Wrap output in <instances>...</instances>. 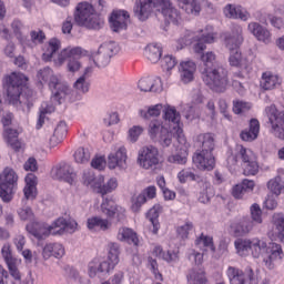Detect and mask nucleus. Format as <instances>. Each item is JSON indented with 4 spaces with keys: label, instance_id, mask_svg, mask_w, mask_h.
Segmentation results:
<instances>
[{
    "label": "nucleus",
    "instance_id": "nucleus-1",
    "mask_svg": "<svg viewBox=\"0 0 284 284\" xmlns=\"http://www.w3.org/2000/svg\"><path fill=\"white\" fill-rule=\"evenodd\" d=\"M4 83L9 103L26 114L30 113L34 105V91L28 88V77L20 72H12L4 77Z\"/></svg>",
    "mask_w": 284,
    "mask_h": 284
},
{
    "label": "nucleus",
    "instance_id": "nucleus-2",
    "mask_svg": "<svg viewBox=\"0 0 284 284\" xmlns=\"http://www.w3.org/2000/svg\"><path fill=\"white\" fill-rule=\"evenodd\" d=\"M101 212L106 216L103 219L101 216H93L88 219L87 227L91 232H108L112 227L111 219H116L118 223L125 221V209L116 203L113 200L105 199L101 204Z\"/></svg>",
    "mask_w": 284,
    "mask_h": 284
},
{
    "label": "nucleus",
    "instance_id": "nucleus-3",
    "mask_svg": "<svg viewBox=\"0 0 284 284\" xmlns=\"http://www.w3.org/2000/svg\"><path fill=\"white\" fill-rule=\"evenodd\" d=\"M37 79L42 85L43 83H48L52 92L51 101L54 105H61V101L70 94V87L61 82V80L54 75V71L50 67L40 69L37 73Z\"/></svg>",
    "mask_w": 284,
    "mask_h": 284
},
{
    "label": "nucleus",
    "instance_id": "nucleus-4",
    "mask_svg": "<svg viewBox=\"0 0 284 284\" xmlns=\"http://www.w3.org/2000/svg\"><path fill=\"white\" fill-rule=\"evenodd\" d=\"M73 19L77 26L88 30H101L105 26V20L97 12L89 2H80L73 12Z\"/></svg>",
    "mask_w": 284,
    "mask_h": 284
},
{
    "label": "nucleus",
    "instance_id": "nucleus-5",
    "mask_svg": "<svg viewBox=\"0 0 284 284\" xmlns=\"http://www.w3.org/2000/svg\"><path fill=\"white\" fill-rule=\"evenodd\" d=\"M119 244L110 243L109 244V254L106 260H93L88 265V273L90 278H103V276H108L116 265H119Z\"/></svg>",
    "mask_w": 284,
    "mask_h": 284
},
{
    "label": "nucleus",
    "instance_id": "nucleus-6",
    "mask_svg": "<svg viewBox=\"0 0 284 284\" xmlns=\"http://www.w3.org/2000/svg\"><path fill=\"white\" fill-rule=\"evenodd\" d=\"M236 161H242L245 176H256L258 174V161L256 160V154L251 149L236 144L234 156H230L227 163L229 165H236Z\"/></svg>",
    "mask_w": 284,
    "mask_h": 284
},
{
    "label": "nucleus",
    "instance_id": "nucleus-7",
    "mask_svg": "<svg viewBox=\"0 0 284 284\" xmlns=\"http://www.w3.org/2000/svg\"><path fill=\"white\" fill-rule=\"evenodd\" d=\"M178 181L180 183H187V181H194L197 184L199 201L200 203H207L210 195L213 194L212 184L204 176L196 174L194 169H183L178 173Z\"/></svg>",
    "mask_w": 284,
    "mask_h": 284
},
{
    "label": "nucleus",
    "instance_id": "nucleus-8",
    "mask_svg": "<svg viewBox=\"0 0 284 284\" xmlns=\"http://www.w3.org/2000/svg\"><path fill=\"white\" fill-rule=\"evenodd\" d=\"M148 134L152 141L160 143L162 148H170L175 133L173 132L172 126H169L168 123L154 119L148 124Z\"/></svg>",
    "mask_w": 284,
    "mask_h": 284
},
{
    "label": "nucleus",
    "instance_id": "nucleus-9",
    "mask_svg": "<svg viewBox=\"0 0 284 284\" xmlns=\"http://www.w3.org/2000/svg\"><path fill=\"white\" fill-rule=\"evenodd\" d=\"M202 80L213 92H224L227 88V70L223 67L202 69Z\"/></svg>",
    "mask_w": 284,
    "mask_h": 284
},
{
    "label": "nucleus",
    "instance_id": "nucleus-10",
    "mask_svg": "<svg viewBox=\"0 0 284 284\" xmlns=\"http://www.w3.org/2000/svg\"><path fill=\"white\" fill-rule=\"evenodd\" d=\"M235 31L236 34L226 33L224 38L225 47L230 51L229 63L232 68H239L243 63V54L239 48L243 43V28L236 26Z\"/></svg>",
    "mask_w": 284,
    "mask_h": 284
},
{
    "label": "nucleus",
    "instance_id": "nucleus-11",
    "mask_svg": "<svg viewBox=\"0 0 284 284\" xmlns=\"http://www.w3.org/2000/svg\"><path fill=\"white\" fill-rule=\"evenodd\" d=\"M83 54H85V51L81 47H68L58 53V55L53 59V63L57 65V68H61V65H63V63H65V61L69 59L67 64L68 71L79 72V70H81V62L79 59H81Z\"/></svg>",
    "mask_w": 284,
    "mask_h": 284
},
{
    "label": "nucleus",
    "instance_id": "nucleus-12",
    "mask_svg": "<svg viewBox=\"0 0 284 284\" xmlns=\"http://www.w3.org/2000/svg\"><path fill=\"white\" fill-rule=\"evenodd\" d=\"M226 275L231 284H267V281L261 278L258 272L254 273L252 267H246L245 272L234 267L229 266L226 270Z\"/></svg>",
    "mask_w": 284,
    "mask_h": 284
},
{
    "label": "nucleus",
    "instance_id": "nucleus-13",
    "mask_svg": "<svg viewBox=\"0 0 284 284\" xmlns=\"http://www.w3.org/2000/svg\"><path fill=\"white\" fill-rule=\"evenodd\" d=\"M18 181L19 175L10 168H6L0 174V199L3 203H10L14 197Z\"/></svg>",
    "mask_w": 284,
    "mask_h": 284
},
{
    "label": "nucleus",
    "instance_id": "nucleus-14",
    "mask_svg": "<svg viewBox=\"0 0 284 284\" xmlns=\"http://www.w3.org/2000/svg\"><path fill=\"white\" fill-rule=\"evenodd\" d=\"M265 113L271 125V134L280 141H284V111H278L276 105L272 104L265 108Z\"/></svg>",
    "mask_w": 284,
    "mask_h": 284
},
{
    "label": "nucleus",
    "instance_id": "nucleus-15",
    "mask_svg": "<svg viewBox=\"0 0 284 284\" xmlns=\"http://www.w3.org/2000/svg\"><path fill=\"white\" fill-rule=\"evenodd\" d=\"M160 6H163V0H140L135 2L133 12L139 21H148L154 9L159 12Z\"/></svg>",
    "mask_w": 284,
    "mask_h": 284
},
{
    "label": "nucleus",
    "instance_id": "nucleus-16",
    "mask_svg": "<svg viewBox=\"0 0 284 284\" xmlns=\"http://www.w3.org/2000/svg\"><path fill=\"white\" fill-rule=\"evenodd\" d=\"M138 163L144 170H150L154 165H159V149L152 145L143 146L139 151Z\"/></svg>",
    "mask_w": 284,
    "mask_h": 284
},
{
    "label": "nucleus",
    "instance_id": "nucleus-17",
    "mask_svg": "<svg viewBox=\"0 0 284 284\" xmlns=\"http://www.w3.org/2000/svg\"><path fill=\"white\" fill-rule=\"evenodd\" d=\"M52 174L59 181H64V183H69V185H74L77 183V172H74V168L69 163L62 162L55 165L52 169Z\"/></svg>",
    "mask_w": 284,
    "mask_h": 284
},
{
    "label": "nucleus",
    "instance_id": "nucleus-18",
    "mask_svg": "<svg viewBox=\"0 0 284 284\" xmlns=\"http://www.w3.org/2000/svg\"><path fill=\"white\" fill-rule=\"evenodd\" d=\"M201 36L197 38V42L194 44L193 50L197 54H201L204 50H206L207 45L205 43H215L216 39H219V33L214 31V27L206 26L201 31Z\"/></svg>",
    "mask_w": 284,
    "mask_h": 284
},
{
    "label": "nucleus",
    "instance_id": "nucleus-19",
    "mask_svg": "<svg viewBox=\"0 0 284 284\" xmlns=\"http://www.w3.org/2000/svg\"><path fill=\"white\" fill-rule=\"evenodd\" d=\"M162 119L164 123H166V125L171 128V130H173L175 134H179L181 132V113L176 111L175 106L165 104Z\"/></svg>",
    "mask_w": 284,
    "mask_h": 284
},
{
    "label": "nucleus",
    "instance_id": "nucleus-20",
    "mask_svg": "<svg viewBox=\"0 0 284 284\" xmlns=\"http://www.w3.org/2000/svg\"><path fill=\"white\" fill-rule=\"evenodd\" d=\"M26 230L31 236L41 241L42 239H47L50 234H54V223L52 225H48L43 222L33 221L27 224Z\"/></svg>",
    "mask_w": 284,
    "mask_h": 284
},
{
    "label": "nucleus",
    "instance_id": "nucleus-21",
    "mask_svg": "<svg viewBox=\"0 0 284 284\" xmlns=\"http://www.w3.org/2000/svg\"><path fill=\"white\" fill-rule=\"evenodd\" d=\"M108 166L110 170H125L128 168V150L125 146H119L115 152L110 153L108 156Z\"/></svg>",
    "mask_w": 284,
    "mask_h": 284
},
{
    "label": "nucleus",
    "instance_id": "nucleus-22",
    "mask_svg": "<svg viewBox=\"0 0 284 284\" xmlns=\"http://www.w3.org/2000/svg\"><path fill=\"white\" fill-rule=\"evenodd\" d=\"M252 230H254V221H252V217H242L240 221L232 222L230 225V234L235 239L250 234Z\"/></svg>",
    "mask_w": 284,
    "mask_h": 284
},
{
    "label": "nucleus",
    "instance_id": "nucleus-23",
    "mask_svg": "<svg viewBox=\"0 0 284 284\" xmlns=\"http://www.w3.org/2000/svg\"><path fill=\"white\" fill-rule=\"evenodd\" d=\"M283 257V246L278 243L271 242L266 248V255L263 257V263L268 270H272L274 267V261H282Z\"/></svg>",
    "mask_w": 284,
    "mask_h": 284
},
{
    "label": "nucleus",
    "instance_id": "nucleus-24",
    "mask_svg": "<svg viewBox=\"0 0 284 284\" xmlns=\"http://www.w3.org/2000/svg\"><path fill=\"white\" fill-rule=\"evenodd\" d=\"M193 163L199 168V170H214V165H216V160L214 159V154L212 152L200 151L194 153Z\"/></svg>",
    "mask_w": 284,
    "mask_h": 284
},
{
    "label": "nucleus",
    "instance_id": "nucleus-25",
    "mask_svg": "<svg viewBox=\"0 0 284 284\" xmlns=\"http://www.w3.org/2000/svg\"><path fill=\"white\" fill-rule=\"evenodd\" d=\"M158 12H162L168 23H173V26H179V23H181V13L172 6L170 0H163V3L160 4Z\"/></svg>",
    "mask_w": 284,
    "mask_h": 284
},
{
    "label": "nucleus",
    "instance_id": "nucleus-26",
    "mask_svg": "<svg viewBox=\"0 0 284 284\" xmlns=\"http://www.w3.org/2000/svg\"><path fill=\"white\" fill-rule=\"evenodd\" d=\"M130 19V13L125 10H115L112 12L110 18V23L113 32H120V30H125L128 28V20Z\"/></svg>",
    "mask_w": 284,
    "mask_h": 284
},
{
    "label": "nucleus",
    "instance_id": "nucleus-27",
    "mask_svg": "<svg viewBox=\"0 0 284 284\" xmlns=\"http://www.w3.org/2000/svg\"><path fill=\"white\" fill-rule=\"evenodd\" d=\"M79 224L74 220H65L64 217H59L53 222V235H61L68 232L69 234H74L77 232Z\"/></svg>",
    "mask_w": 284,
    "mask_h": 284
},
{
    "label": "nucleus",
    "instance_id": "nucleus-28",
    "mask_svg": "<svg viewBox=\"0 0 284 284\" xmlns=\"http://www.w3.org/2000/svg\"><path fill=\"white\" fill-rule=\"evenodd\" d=\"M92 59L98 68H106L112 59V47L110 44L101 45L98 52L92 54Z\"/></svg>",
    "mask_w": 284,
    "mask_h": 284
},
{
    "label": "nucleus",
    "instance_id": "nucleus-29",
    "mask_svg": "<svg viewBox=\"0 0 284 284\" xmlns=\"http://www.w3.org/2000/svg\"><path fill=\"white\" fill-rule=\"evenodd\" d=\"M247 30L255 37V39H257V41H262V43H270L272 41V33L270 30L258 22H250Z\"/></svg>",
    "mask_w": 284,
    "mask_h": 284
},
{
    "label": "nucleus",
    "instance_id": "nucleus-30",
    "mask_svg": "<svg viewBox=\"0 0 284 284\" xmlns=\"http://www.w3.org/2000/svg\"><path fill=\"white\" fill-rule=\"evenodd\" d=\"M139 90L141 92H161L163 90V82H161V78H142L138 82Z\"/></svg>",
    "mask_w": 284,
    "mask_h": 284
},
{
    "label": "nucleus",
    "instance_id": "nucleus-31",
    "mask_svg": "<svg viewBox=\"0 0 284 284\" xmlns=\"http://www.w3.org/2000/svg\"><path fill=\"white\" fill-rule=\"evenodd\" d=\"M258 132H261V123L256 119H251L248 129L241 131L240 139L247 143H252V141L258 139Z\"/></svg>",
    "mask_w": 284,
    "mask_h": 284
},
{
    "label": "nucleus",
    "instance_id": "nucleus-32",
    "mask_svg": "<svg viewBox=\"0 0 284 284\" xmlns=\"http://www.w3.org/2000/svg\"><path fill=\"white\" fill-rule=\"evenodd\" d=\"M61 50V40L57 38H52L45 43L42 48V61H45V63L54 60V54Z\"/></svg>",
    "mask_w": 284,
    "mask_h": 284
},
{
    "label": "nucleus",
    "instance_id": "nucleus-33",
    "mask_svg": "<svg viewBox=\"0 0 284 284\" xmlns=\"http://www.w3.org/2000/svg\"><path fill=\"white\" fill-rule=\"evenodd\" d=\"M163 212V206L161 204H155L146 214L151 226L150 230L152 234H159V230H161V224L159 223V216Z\"/></svg>",
    "mask_w": 284,
    "mask_h": 284
},
{
    "label": "nucleus",
    "instance_id": "nucleus-34",
    "mask_svg": "<svg viewBox=\"0 0 284 284\" xmlns=\"http://www.w3.org/2000/svg\"><path fill=\"white\" fill-rule=\"evenodd\" d=\"M23 193L26 201H34L37 199V175L34 173H29L26 176Z\"/></svg>",
    "mask_w": 284,
    "mask_h": 284
},
{
    "label": "nucleus",
    "instance_id": "nucleus-35",
    "mask_svg": "<svg viewBox=\"0 0 284 284\" xmlns=\"http://www.w3.org/2000/svg\"><path fill=\"white\" fill-rule=\"evenodd\" d=\"M180 77L183 83H190L194 81V72H196V63L193 61H186L180 63Z\"/></svg>",
    "mask_w": 284,
    "mask_h": 284
},
{
    "label": "nucleus",
    "instance_id": "nucleus-36",
    "mask_svg": "<svg viewBox=\"0 0 284 284\" xmlns=\"http://www.w3.org/2000/svg\"><path fill=\"white\" fill-rule=\"evenodd\" d=\"M65 134H68V124L61 121L54 129V132L49 140L50 148H57V145H59L60 143H63V140L65 139Z\"/></svg>",
    "mask_w": 284,
    "mask_h": 284
},
{
    "label": "nucleus",
    "instance_id": "nucleus-37",
    "mask_svg": "<svg viewBox=\"0 0 284 284\" xmlns=\"http://www.w3.org/2000/svg\"><path fill=\"white\" fill-rule=\"evenodd\" d=\"M64 255L65 247H63V244L59 243L47 244L42 251L43 258H50V256H54V258H62Z\"/></svg>",
    "mask_w": 284,
    "mask_h": 284
},
{
    "label": "nucleus",
    "instance_id": "nucleus-38",
    "mask_svg": "<svg viewBox=\"0 0 284 284\" xmlns=\"http://www.w3.org/2000/svg\"><path fill=\"white\" fill-rule=\"evenodd\" d=\"M196 143L202 146L201 152H214L215 143L212 133L199 134L195 139Z\"/></svg>",
    "mask_w": 284,
    "mask_h": 284
},
{
    "label": "nucleus",
    "instance_id": "nucleus-39",
    "mask_svg": "<svg viewBox=\"0 0 284 284\" xmlns=\"http://www.w3.org/2000/svg\"><path fill=\"white\" fill-rule=\"evenodd\" d=\"M267 247L268 244L264 240H261L258 237L252 239V251L251 254L254 258H258L261 256H264L267 254Z\"/></svg>",
    "mask_w": 284,
    "mask_h": 284
},
{
    "label": "nucleus",
    "instance_id": "nucleus-40",
    "mask_svg": "<svg viewBox=\"0 0 284 284\" xmlns=\"http://www.w3.org/2000/svg\"><path fill=\"white\" fill-rule=\"evenodd\" d=\"M224 14L225 17H229V19H241L242 21H247L250 19V13L243 11L240 7H234L232 4H227L224 8Z\"/></svg>",
    "mask_w": 284,
    "mask_h": 284
},
{
    "label": "nucleus",
    "instance_id": "nucleus-41",
    "mask_svg": "<svg viewBox=\"0 0 284 284\" xmlns=\"http://www.w3.org/2000/svg\"><path fill=\"white\" fill-rule=\"evenodd\" d=\"M118 241H125L130 245H139V236L130 227H120L118 231Z\"/></svg>",
    "mask_w": 284,
    "mask_h": 284
},
{
    "label": "nucleus",
    "instance_id": "nucleus-42",
    "mask_svg": "<svg viewBox=\"0 0 284 284\" xmlns=\"http://www.w3.org/2000/svg\"><path fill=\"white\" fill-rule=\"evenodd\" d=\"M164 108L165 105L162 103L146 106L145 109L140 110V116L146 121H150V119L161 116V112H163Z\"/></svg>",
    "mask_w": 284,
    "mask_h": 284
},
{
    "label": "nucleus",
    "instance_id": "nucleus-43",
    "mask_svg": "<svg viewBox=\"0 0 284 284\" xmlns=\"http://www.w3.org/2000/svg\"><path fill=\"white\" fill-rule=\"evenodd\" d=\"M189 284H207V277H205V271L202 268H192L186 274Z\"/></svg>",
    "mask_w": 284,
    "mask_h": 284
},
{
    "label": "nucleus",
    "instance_id": "nucleus-44",
    "mask_svg": "<svg viewBox=\"0 0 284 284\" xmlns=\"http://www.w3.org/2000/svg\"><path fill=\"white\" fill-rule=\"evenodd\" d=\"M154 256H158V258H163V261H166V263H176L179 261V252L176 251H163V247L155 246L153 250Z\"/></svg>",
    "mask_w": 284,
    "mask_h": 284
},
{
    "label": "nucleus",
    "instance_id": "nucleus-45",
    "mask_svg": "<svg viewBox=\"0 0 284 284\" xmlns=\"http://www.w3.org/2000/svg\"><path fill=\"white\" fill-rule=\"evenodd\" d=\"M276 85H281L278 75H274L271 72L262 74L261 88H263V90H274Z\"/></svg>",
    "mask_w": 284,
    "mask_h": 284
},
{
    "label": "nucleus",
    "instance_id": "nucleus-46",
    "mask_svg": "<svg viewBox=\"0 0 284 284\" xmlns=\"http://www.w3.org/2000/svg\"><path fill=\"white\" fill-rule=\"evenodd\" d=\"M179 7L185 10L186 14H199L201 12V4L196 0H176Z\"/></svg>",
    "mask_w": 284,
    "mask_h": 284
},
{
    "label": "nucleus",
    "instance_id": "nucleus-47",
    "mask_svg": "<svg viewBox=\"0 0 284 284\" xmlns=\"http://www.w3.org/2000/svg\"><path fill=\"white\" fill-rule=\"evenodd\" d=\"M273 225L275 227V235L281 241V243H284V215L283 213H275L273 215Z\"/></svg>",
    "mask_w": 284,
    "mask_h": 284
},
{
    "label": "nucleus",
    "instance_id": "nucleus-48",
    "mask_svg": "<svg viewBox=\"0 0 284 284\" xmlns=\"http://www.w3.org/2000/svg\"><path fill=\"white\" fill-rule=\"evenodd\" d=\"M162 54L163 50L158 44H149L145 48V57L151 61V63H159Z\"/></svg>",
    "mask_w": 284,
    "mask_h": 284
},
{
    "label": "nucleus",
    "instance_id": "nucleus-49",
    "mask_svg": "<svg viewBox=\"0 0 284 284\" xmlns=\"http://www.w3.org/2000/svg\"><path fill=\"white\" fill-rule=\"evenodd\" d=\"M73 159L75 163H79L81 165H85V163H90V159H92V153L89 149L85 148H79L75 150L73 154Z\"/></svg>",
    "mask_w": 284,
    "mask_h": 284
},
{
    "label": "nucleus",
    "instance_id": "nucleus-50",
    "mask_svg": "<svg viewBox=\"0 0 284 284\" xmlns=\"http://www.w3.org/2000/svg\"><path fill=\"white\" fill-rule=\"evenodd\" d=\"M235 247L240 256H247V254H250V251L252 252V240L250 239L236 240Z\"/></svg>",
    "mask_w": 284,
    "mask_h": 284
},
{
    "label": "nucleus",
    "instance_id": "nucleus-51",
    "mask_svg": "<svg viewBox=\"0 0 284 284\" xmlns=\"http://www.w3.org/2000/svg\"><path fill=\"white\" fill-rule=\"evenodd\" d=\"M195 245L197 247H207L213 254L214 252H216V246H214V239L203 233L199 237H196Z\"/></svg>",
    "mask_w": 284,
    "mask_h": 284
},
{
    "label": "nucleus",
    "instance_id": "nucleus-52",
    "mask_svg": "<svg viewBox=\"0 0 284 284\" xmlns=\"http://www.w3.org/2000/svg\"><path fill=\"white\" fill-rule=\"evenodd\" d=\"M267 187L272 194H275V196L281 195V192L284 190V181L281 176H275L274 179L270 180L267 183Z\"/></svg>",
    "mask_w": 284,
    "mask_h": 284
},
{
    "label": "nucleus",
    "instance_id": "nucleus-53",
    "mask_svg": "<svg viewBox=\"0 0 284 284\" xmlns=\"http://www.w3.org/2000/svg\"><path fill=\"white\" fill-rule=\"evenodd\" d=\"M1 255L7 265H10L12 263H19V260L12 254V245H10V243L3 244L1 248Z\"/></svg>",
    "mask_w": 284,
    "mask_h": 284
},
{
    "label": "nucleus",
    "instance_id": "nucleus-54",
    "mask_svg": "<svg viewBox=\"0 0 284 284\" xmlns=\"http://www.w3.org/2000/svg\"><path fill=\"white\" fill-rule=\"evenodd\" d=\"M74 90L81 94H85V92H90V81L85 75H81L73 84Z\"/></svg>",
    "mask_w": 284,
    "mask_h": 284
},
{
    "label": "nucleus",
    "instance_id": "nucleus-55",
    "mask_svg": "<svg viewBox=\"0 0 284 284\" xmlns=\"http://www.w3.org/2000/svg\"><path fill=\"white\" fill-rule=\"evenodd\" d=\"M119 187V182L116 179L111 178L104 185L99 186L98 192L102 194V196H105V194H110V192H114Z\"/></svg>",
    "mask_w": 284,
    "mask_h": 284
},
{
    "label": "nucleus",
    "instance_id": "nucleus-56",
    "mask_svg": "<svg viewBox=\"0 0 284 284\" xmlns=\"http://www.w3.org/2000/svg\"><path fill=\"white\" fill-rule=\"evenodd\" d=\"M145 132V129L141 125H133L129 129L128 139L131 143H136L139 141V136Z\"/></svg>",
    "mask_w": 284,
    "mask_h": 284
},
{
    "label": "nucleus",
    "instance_id": "nucleus-57",
    "mask_svg": "<svg viewBox=\"0 0 284 284\" xmlns=\"http://www.w3.org/2000/svg\"><path fill=\"white\" fill-rule=\"evenodd\" d=\"M251 217L253 223H263V211L261 210V206L258 204H253L251 206Z\"/></svg>",
    "mask_w": 284,
    "mask_h": 284
},
{
    "label": "nucleus",
    "instance_id": "nucleus-58",
    "mask_svg": "<svg viewBox=\"0 0 284 284\" xmlns=\"http://www.w3.org/2000/svg\"><path fill=\"white\" fill-rule=\"evenodd\" d=\"M252 109V104L250 102L235 101L233 102V112L235 114H243V112H247Z\"/></svg>",
    "mask_w": 284,
    "mask_h": 284
},
{
    "label": "nucleus",
    "instance_id": "nucleus-59",
    "mask_svg": "<svg viewBox=\"0 0 284 284\" xmlns=\"http://www.w3.org/2000/svg\"><path fill=\"white\" fill-rule=\"evenodd\" d=\"M18 216H20L21 221H34V212L30 206L19 209Z\"/></svg>",
    "mask_w": 284,
    "mask_h": 284
},
{
    "label": "nucleus",
    "instance_id": "nucleus-60",
    "mask_svg": "<svg viewBox=\"0 0 284 284\" xmlns=\"http://www.w3.org/2000/svg\"><path fill=\"white\" fill-rule=\"evenodd\" d=\"M201 59L204 63L203 70H207L209 68H214V61H216V55L214 54V52H206L202 54Z\"/></svg>",
    "mask_w": 284,
    "mask_h": 284
},
{
    "label": "nucleus",
    "instance_id": "nucleus-61",
    "mask_svg": "<svg viewBox=\"0 0 284 284\" xmlns=\"http://www.w3.org/2000/svg\"><path fill=\"white\" fill-rule=\"evenodd\" d=\"M145 203H148L145 195L140 193L136 197L132 199V205H131L132 212H139V210H141V206Z\"/></svg>",
    "mask_w": 284,
    "mask_h": 284
},
{
    "label": "nucleus",
    "instance_id": "nucleus-62",
    "mask_svg": "<svg viewBox=\"0 0 284 284\" xmlns=\"http://www.w3.org/2000/svg\"><path fill=\"white\" fill-rule=\"evenodd\" d=\"M176 58H174L173 55H165L162 60H161V65L163 68V70H172L173 68L176 67Z\"/></svg>",
    "mask_w": 284,
    "mask_h": 284
},
{
    "label": "nucleus",
    "instance_id": "nucleus-63",
    "mask_svg": "<svg viewBox=\"0 0 284 284\" xmlns=\"http://www.w3.org/2000/svg\"><path fill=\"white\" fill-rule=\"evenodd\" d=\"M192 230H194V224L192 222H185L184 225L178 227L176 232L181 239H187Z\"/></svg>",
    "mask_w": 284,
    "mask_h": 284
},
{
    "label": "nucleus",
    "instance_id": "nucleus-64",
    "mask_svg": "<svg viewBox=\"0 0 284 284\" xmlns=\"http://www.w3.org/2000/svg\"><path fill=\"white\" fill-rule=\"evenodd\" d=\"M124 278H125V273H123V271H119L113 276H111L108 281H104L101 284H123Z\"/></svg>",
    "mask_w": 284,
    "mask_h": 284
}]
</instances>
